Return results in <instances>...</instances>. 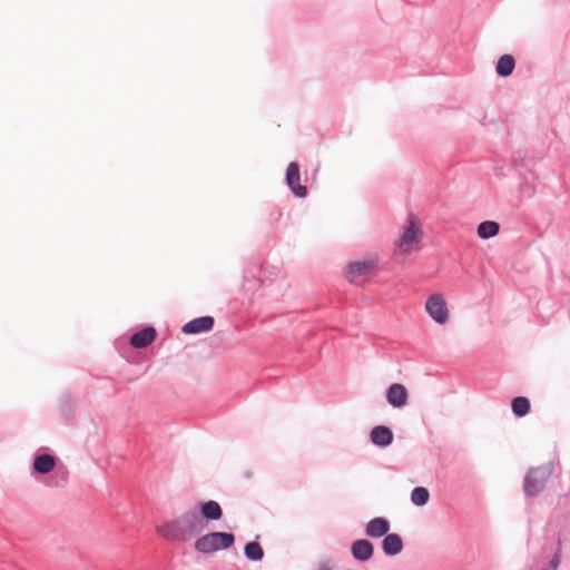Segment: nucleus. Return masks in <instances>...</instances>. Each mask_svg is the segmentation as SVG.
Wrapping results in <instances>:
<instances>
[{
  "label": "nucleus",
  "mask_w": 570,
  "mask_h": 570,
  "mask_svg": "<svg viewBox=\"0 0 570 570\" xmlns=\"http://www.w3.org/2000/svg\"><path fill=\"white\" fill-rule=\"evenodd\" d=\"M351 553L357 561H368L374 553L373 544L366 539H360L352 543Z\"/></svg>",
  "instance_id": "1a4fd4ad"
},
{
  "label": "nucleus",
  "mask_w": 570,
  "mask_h": 570,
  "mask_svg": "<svg viewBox=\"0 0 570 570\" xmlns=\"http://www.w3.org/2000/svg\"><path fill=\"white\" fill-rule=\"evenodd\" d=\"M403 540L397 533H386L382 541V550L386 556L394 557L402 552Z\"/></svg>",
  "instance_id": "f8f14e48"
},
{
  "label": "nucleus",
  "mask_w": 570,
  "mask_h": 570,
  "mask_svg": "<svg viewBox=\"0 0 570 570\" xmlns=\"http://www.w3.org/2000/svg\"><path fill=\"white\" fill-rule=\"evenodd\" d=\"M554 468L556 464L553 461L530 468L523 481L524 494L532 498L541 493L544 490L548 480L553 474Z\"/></svg>",
  "instance_id": "f03ea898"
},
{
  "label": "nucleus",
  "mask_w": 570,
  "mask_h": 570,
  "mask_svg": "<svg viewBox=\"0 0 570 570\" xmlns=\"http://www.w3.org/2000/svg\"><path fill=\"white\" fill-rule=\"evenodd\" d=\"M386 400L393 407H403L407 402V391L400 383L392 384L386 391Z\"/></svg>",
  "instance_id": "6e6552de"
},
{
  "label": "nucleus",
  "mask_w": 570,
  "mask_h": 570,
  "mask_svg": "<svg viewBox=\"0 0 570 570\" xmlns=\"http://www.w3.org/2000/svg\"><path fill=\"white\" fill-rule=\"evenodd\" d=\"M515 67V60L511 55H503L499 58L495 71L500 77L510 76Z\"/></svg>",
  "instance_id": "a211bd4d"
},
{
  "label": "nucleus",
  "mask_w": 570,
  "mask_h": 570,
  "mask_svg": "<svg viewBox=\"0 0 570 570\" xmlns=\"http://www.w3.org/2000/svg\"><path fill=\"white\" fill-rule=\"evenodd\" d=\"M560 562H561V542L559 541L558 549L547 566L557 570Z\"/></svg>",
  "instance_id": "5701e85b"
},
{
  "label": "nucleus",
  "mask_w": 570,
  "mask_h": 570,
  "mask_svg": "<svg viewBox=\"0 0 570 570\" xmlns=\"http://www.w3.org/2000/svg\"><path fill=\"white\" fill-rule=\"evenodd\" d=\"M512 412L517 417H523L530 412V401L524 396H517L511 403Z\"/></svg>",
  "instance_id": "6ab92c4d"
},
{
  "label": "nucleus",
  "mask_w": 570,
  "mask_h": 570,
  "mask_svg": "<svg viewBox=\"0 0 570 570\" xmlns=\"http://www.w3.org/2000/svg\"><path fill=\"white\" fill-rule=\"evenodd\" d=\"M235 537L229 532H210L195 541V550L203 554H209L218 550L230 548Z\"/></svg>",
  "instance_id": "7ed1b4c3"
},
{
  "label": "nucleus",
  "mask_w": 570,
  "mask_h": 570,
  "mask_svg": "<svg viewBox=\"0 0 570 570\" xmlns=\"http://www.w3.org/2000/svg\"><path fill=\"white\" fill-rule=\"evenodd\" d=\"M215 321L212 316H200L186 323L181 331L185 334H199L213 330Z\"/></svg>",
  "instance_id": "0eeeda50"
},
{
  "label": "nucleus",
  "mask_w": 570,
  "mask_h": 570,
  "mask_svg": "<svg viewBox=\"0 0 570 570\" xmlns=\"http://www.w3.org/2000/svg\"><path fill=\"white\" fill-rule=\"evenodd\" d=\"M423 233L413 215H410L404 227L403 234L396 242L397 249L403 254H409L417 248L422 240Z\"/></svg>",
  "instance_id": "20e7f679"
},
{
  "label": "nucleus",
  "mask_w": 570,
  "mask_h": 570,
  "mask_svg": "<svg viewBox=\"0 0 570 570\" xmlns=\"http://www.w3.org/2000/svg\"><path fill=\"white\" fill-rule=\"evenodd\" d=\"M244 553L245 557L250 561H261L264 557L263 548L256 541L246 543Z\"/></svg>",
  "instance_id": "412c9836"
},
{
  "label": "nucleus",
  "mask_w": 570,
  "mask_h": 570,
  "mask_svg": "<svg viewBox=\"0 0 570 570\" xmlns=\"http://www.w3.org/2000/svg\"><path fill=\"white\" fill-rule=\"evenodd\" d=\"M425 312L438 324L449 321V309L441 294H432L425 303Z\"/></svg>",
  "instance_id": "39448f33"
},
{
  "label": "nucleus",
  "mask_w": 570,
  "mask_h": 570,
  "mask_svg": "<svg viewBox=\"0 0 570 570\" xmlns=\"http://www.w3.org/2000/svg\"><path fill=\"white\" fill-rule=\"evenodd\" d=\"M155 337L156 330L151 326H147L131 335L130 344L135 348H145L155 340Z\"/></svg>",
  "instance_id": "ddd939ff"
},
{
  "label": "nucleus",
  "mask_w": 570,
  "mask_h": 570,
  "mask_svg": "<svg viewBox=\"0 0 570 570\" xmlns=\"http://www.w3.org/2000/svg\"><path fill=\"white\" fill-rule=\"evenodd\" d=\"M299 179L298 164L295 161L289 163L285 175L286 185L296 197L304 198L307 195V188L299 184Z\"/></svg>",
  "instance_id": "423d86ee"
},
{
  "label": "nucleus",
  "mask_w": 570,
  "mask_h": 570,
  "mask_svg": "<svg viewBox=\"0 0 570 570\" xmlns=\"http://www.w3.org/2000/svg\"><path fill=\"white\" fill-rule=\"evenodd\" d=\"M542 570H554V569H552V568H550V567L546 566Z\"/></svg>",
  "instance_id": "393cba45"
},
{
  "label": "nucleus",
  "mask_w": 570,
  "mask_h": 570,
  "mask_svg": "<svg viewBox=\"0 0 570 570\" xmlns=\"http://www.w3.org/2000/svg\"><path fill=\"white\" fill-rule=\"evenodd\" d=\"M204 525L195 511H187L157 528L158 533L170 541H187L197 535Z\"/></svg>",
  "instance_id": "f257e3e1"
},
{
  "label": "nucleus",
  "mask_w": 570,
  "mask_h": 570,
  "mask_svg": "<svg viewBox=\"0 0 570 570\" xmlns=\"http://www.w3.org/2000/svg\"><path fill=\"white\" fill-rule=\"evenodd\" d=\"M202 518L207 521H217L223 517V510L218 502L209 500L200 503Z\"/></svg>",
  "instance_id": "dca6fc26"
},
{
  "label": "nucleus",
  "mask_w": 570,
  "mask_h": 570,
  "mask_svg": "<svg viewBox=\"0 0 570 570\" xmlns=\"http://www.w3.org/2000/svg\"><path fill=\"white\" fill-rule=\"evenodd\" d=\"M390 530V522L382 517L370 520L365 528V533L370 538L384 537Z\"/></svg>",
  "instance_id": "4468645a"
},
{
  "label": "nucleus",
  "mask_w": 570,
  "mask_h": 570,
  "mask_svg": "<svg viewBox=\"0 0 570 570\" xmlns=\"http://www.w3.org/2000/svg\"><path fill=\"white\" fill-rule=\"evenodd\" d=\"M374 268L373 261L354 262L347 266L350 282L356 283L360 277L368 276Z\"/></svg>",
  "instance_id": "9d476101"
},
{
  "label": "nucleus",
  "mask_w": 570,
  "mask_h": 570,
  "mask_svg": "<svg viewBox=\"0 0 570 570\" xmlns=\"http://www.w3.org/2000/svg\"><path fill=\"white\" fill-rule=\"evenodd\" d=\"M333 568H334V563L330 559L321 560L317 566V570H333Z\"/></svg>",
  "instance_id": "b1692460"
},
{
  "label": "nucleus",
  "mask_w": 570,
  "mask_h": 570,
  "mask_svg": "<svg viewBox=\"0 0 570 570\" xmlns=\"http://www.w3.org/2000/svg\"><path fill=\"white\" fill-rule=\"evenodd\" d=\"M500 232L499 223L494 220H484L479 224L476 233L481 239H490L497 236Z\"/></svg>",
  "instance_id": "f3484780"
},
{
  "label": "nucleus",
  "mask_w": 570,
  "mask_h": 570,
  "mask_svg": "<svg viewBox=\"0 0 570 570\" xmlns=\"http://www.w3.org/2000/svg\"><path fill=\"white\" fill-rule=\"evenodd\" d=\"M430 493L424 487H416L411 492V501L417 507H423L428 503Z\"/></svg>",
  "instance_id": "4be33fe9"
},
{
  "label": "nucleus",
  "mask_w": 570,
  "mask_h": 570,
  "mask_svg": "<svg viewBox=\"0 0 570 570\" xmlns=\"http://www.w3.org/2000/svg\"><path fill=\"white\" fill-rule=\"evenodd\" d=\"M69 478V473L65 468H58L53 470V473L49 476L47 485L49 487H63Z\"/></svg>",
  "instance_id": "aec40b11"
},
{
  "label": "nucleus",
  "mask_w": 570,
  "mask_h": 570,
  "mask_svg": "<svg viewBox=\"0 0 570 570\" xmlns=\"http://www.w3.org/2000/svg\"><path fill=\"white\" fill-rule=\"evenodd\" d=\"M370 440L379 448H386L393 442V432L385 425H377L372 429Z\"/></svg>",
  "instance_id": "9b49d317"
},
{
  "label": "nucleus",
  "mask_w": 570,
  "mask_h": 570,
  "mask_svg": "<svg viewBox=\"0 0 570 570\" xmlns=\"http://www.w3.org/2000/svg\"><path fill=\"white\" fill-rule=\"evenodd\" d=\"M56 459L50 454H39L33 459L32 469L35 473L48 474L55 470Z\"/></svg>",
  "instance_id": "2eb2a0df"
}]
</instances>
